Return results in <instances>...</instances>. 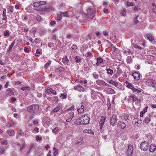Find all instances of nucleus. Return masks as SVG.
Masks as SVG:
<instances>
[{
    "mask_svg": "<svg viewBox=\"0 0 156 156\" xmlns=\"http://www.w3.org/2000/svg\"><path fill=\"white\" fill-rule=\"evenodd\" d=\"M39 108V105L35 104L31 105L27 108V110L30 114H34L36 112H37Z\"/></svg>",
    "mask_w": 156,
    "mask_h": 156,
    "instance_id": "nucleus-1",
    "label": "nucleus"
},
{
    "mask_svg": "<svg viewBox=\"0 0 156 156\" xmlns=\"http://www.w3.org/2000/svg\"><path fill=\"white\" fill-rule=\"evenodd\" d=\"M95 12L94 9H88V21H90L93 19L95 16Z\"/></svg>",
    "mask_w": 156,
    "mask_h": 156,
    "instance_id": "nucleus-2",
    "label": "nucleus"
},
{
    "mask_svg": "<svg viewBox=\"0 0 156 156\" xmlns=\"http://www.w3.org/2000/svg\"><path fill=\"white\" fill-rule=\"evenodd\" d=\"M148 146V144L146 141L142 142L140 145V148L142 150L144 151H146L147 150Z\"/></svg>",
    "mask_w": 156,
    "mask_h": 156,
    "instance_id": "nucleus-3",
    "label": "nucleus"
},
{
    "mask_svg": "<svg viewBox=\"0 0 156 156\" xmlns=\"http://www.w3.org/2000/svg\"><path fill=\"white\" fill-rule=\"evenodd\" d=\"M117 121V118L115 115H113L110 118V122L111 125L112 126H115Z\"/></svg>",
    "mask_w": 156,
    "mask_h": 156,
    "instance_id": "nucleus-4",
    "label": "nucleus"
},
{
    "mask_svg": "<svg viewBox=\"0 0 156 156\" xmlns=\"http://www.w3.org/2000/svg\"><path fill=\"white\" fill-rule=\"evenodd\" d=\"M106 118V116H102L100 119L99 123V126L100 127V130H101Z\"/></svg>",
    "mask_w": 156,
    "mask_h": 156,
    "instance_id": "nucleus-5",
    "label": "nucleus"
},
{
    "mask_svg": "<svg viewBox=\"0 0 156 156\" xmlns=\"http://www.w3.org/2000/svg\"><path fill=\"white\" fill-rule=\"evenodd\" d=\"M133 147L132 145H129L127 147V151L126 153L127 155H131L133 151Z\"/></svg>",
    "mask_w": 156,
    "mask_h": 156,
    "instance_id": "nucleus-6",
    "label": "nucleus"
},
{
    "mask_svg": "<svg viewBox=\"0 0 156 156\" xmlns=\"http://www.w3.org/2000/svg\"><path fill=\"white\" fill-rule=\"evenodd\" d=\"M146 85L151 87H155L154 83L152 79H150L145 81Z\"/></svg>",
    "mask_w": 156,
    "mask_h": 156,
    "instance_id": "nucleus-7",
    "label": "nucleus"
},
{
    "mask_svg": "<svg viewBox=\"0 0 156 156\" xmlns=\"http://www.w3.org/2000/svg\"><path fill=\"white\" fill-rule=\"evenodd\" d=\"M82 122L81 124H88V116L87 114L84 115L82 117H81Z\"/></svg>",
    "mask_w": 156,
    "mask_h": 156,
    "instance_id": "nucleus-8",
    "label": "nucleus"
},
{
    "mask_svg": "<svg viewBox=\"0 0 156 156\" xmlns=\"http://www.w3.org/2000/svg\"><path fill=\"white\" fill-rule=\"evenodd\" d=\"M132 76L135 80H138L140 78V74L139 73L136 72L133 73Z\"/></svg>",
    "mask_w": 156,
    "mask_h": 156,
    "instance_id": "nucleus-9",
    "label": "nucleus"
},
{
    "mask_svg": "<svg viewBox=\"0 0 156 156\" xmlns=\"http://www.w3.org/2000/svg\"><path fill=\"white\" fill-rule=\"evenodd\" d=\"M14 89L13 88H9L6 90V94L9 96H11L14 95Z\"/></svg>",
    "mask_w": 156,
    "mask_h": 156,
    "instance_id": "nucleus-10",
    "label": "nucleus"
},
{
    "mask_svg": "<svg viewBox=\"0 0 156 156\" xmlns=\"http://www.w3.org/2000/svg\"><path fill=\"white\" fill-rule=\"evenodd\" d=\"M96 83L99 85H102L104 84H105L106 86H107L108 84L105 82L103 80H97L96 81Z\"/></svg>",
    "mask_w": 156,
    "mask_h": 156,
    "instance_id": "nucleus-11",
    "label": "nucleus"
},
{
    "mask_svg": "<svg viewBox=\"0 0 156 156\" xmlns=\"http://www.w3.org/2000/svg\"><path fill=\"white\" fill-rule=\"evenodd\" d=\"M151 115L149 114L148 116L146 117L144 120V122L146 123H148L151 120Z\"/></svg>",
    "mask_w": 156,
    "mask_h": 156,
    "instance_id": "nucleus-12",
    "label": "nucleus"
},
{
    "mask_svg": "<svg viewBox=\"0 0 156 156\" xmlns=\"http://www.w3.org/2000/svg\"><path fill=\"white\" fill-rule=\"evenodd\" d=\"M69 62V60L66 55L64 56L62 58V62L66 65H68Z\"/></svg>",
    "mask_w": 156,
    "mask_h": 156,
    "instance_id": "nucleus-13",
    "label": "nucleus"
},
{
    "mask_svg": "<svg viewBox=\"0 0 156 156\" xmlns=\"http://www.w3.org/2000/svg\"><path fill=\"white\" fill-rule=\"evenodd\" d=\"M106 93L108 94H112L115 93V90L112 89L108 88L106 90Z\"/></svg>",
    "mask_w": 156,
    "mask_h": 156,
    "instance_id": "nucleus-14",
    "label": "nucleus"
},
{
    "mask_svg": "<svg viewBox=\"0 0 156 156\" xmlns=\"http://www.w3.org/2000/svg\"><path fill=\"white\" fill-rule=\"evenodd\" d=\"M118 126L121 129H124L126 127V125L124 122H120L118 123Z\"/></svg>",
    "mask_w": 156,
    "mask_h": 156,
    "instance_id": "nucleus-15",
    "label": "nucleus"
},
{
    "mask_svg": "<svg viewBox=\"0 0 156 156\" xmlns=\"http://www.w3.org/2000/svg\"><path fill=\"white\" fill-rule=\"evenodd\" d=\"M74 89L75 90H77L79 91H81L83 90V88L80 85H78L74 87Z\"/></svg>",
    "mask_w": 156,
    "mask_h": 156,
    "instance_id": "nucleus-16",
    "label": "nucleus"
},
{
    "mask_svg": "<svg viewBox=\"0 0 156 156\" xmlns=\"http://www.w3.org/2000/svg\"><path fill=\"white\" fill-rule=\"evenodd\" d=\"M97 63L96 65L97 66H99V64L103 62V59L102 58L98 57L96 59Z\"/></svg>",
    "mask_w": 156,
    "mask_h": 156,
    "instance_id": "nucleus-17",
    "label": "nucleus"
},
{
    "mask_svg": "<svg viewBox=\"0 0 156 156\" xmlns=\"http://www.w3.org/2000/svg\"><path fill=\"white\" fill-rule=\"evenodd\" d=\"M156 146L154 145H151L149 148V151L151 152H154L156 150Z\"/></svg>",
    "mask_w": 156,
    "mask_h": 156,
    "instance_id": "nucleus-18",
    "label": "nucleus"
},
{
    "mask_svg": "<svg viewBox=\"0 0 156 156\" xmlns=\"http://www.w3.org/2000/svg\"><path fill=\"white\" fill-rule=\"evenodd\" d=\"M81 117H80L79 119H76V120L74 122V123L77 125H80L81 124L82 122V121H81Z\"/></svg>",
    "mask_w": 156,
    "mask_h": 156,
    "instance_id": "nucleus-19",
    "label": "nucleus"
},
{
    "mask_svg": "<svg viewBox=\"0 0 156 156\" xmlns=\"http://www.w3.org/2000/svg\"><path fill=\"white\" fill-rule=\"evenodd\" d=\"M62 107L59 105L55 107L53 110L52 112L53 113H55L58 111Z\"/></svg>",
    "mask_w": 156,
    "mask_h": 156,
    "instance_id": "nucleus-20",
    "label": "nucleus"
},
{
    "mask_svg": "<svg viewBox=\"0 0 156 156\" xmlns=\"http://www.w3.org/2000/svg\"><path fill=\"white\" fill-rule=\"evenodd\" d=\"M108 83L110 84H112L115 87H116L118 85V83L117 82L113 81L112 80H109Z\"/></svg>",
    "mask_w": 156,
    "mask_h": 156,
    "instance_id": "nucleus-21",
    "label": "nucleus"
},
{
    "mask_svg": "<svg viewBox=\"0 0 156 156\" xmlns=\"http://www.w3.org/2000/svg\"><path fill=\"white\" fill-rule=\"evenodd\" d=\"M8 133L10 136H14L15 134L14 131L12 129H10L7 131Z\"/></svg>",
    "mask_w": 156,
    "mask_h": 156,
    "instance_id": "nucleus-22",
    "label": "nucleus"
},
{
    "mask_svg": "<svg viewBox=\"0 0 156 156\" xmlns=\"http://www.w3.org/2000/svg\"><path fill=\"white\" fill-rule=\"evenodd\" d=\"M147 39L150 41H152L154 40V38L153 37L152 34H148L147 36Z\"/></svg>",
    "mask_w": 156,
    "mask_h": 156,
    "instance_id": "nucleus-23",
    "label": "nucleus"
},
{
    "mask_svg": "<svg viewBox=\"0 0 156 156\" xmlns=\"http://www.w3.org/2000/svg\"><path fill=\"white\" fill-rule=\"evenodd\" d=\"M126 83L127 84L126 87L129 89H132L134 87L132 83H129L128 81H126Z\"/></svg>",
    "mask_w": 156,
    "mask_h": 156,
    "instance_id": "nucleus-24",
    "label": "nucleus"
},
{
    "mask_svg": "<svg viewBox=\"0 0 156 156\" xmlns=\"http://www.w3.org/2000/svg\"><path fill=\"white\" fill-rule=\"evenodd\" d=\"M84 106L82 105L80 108L77 109V111L79 113H82L84 111Z\"/></svg>",
    "mask_w": 156,
    "mask_h": 156,
    "instance_id": "nucleus-25",
    "label": "nucleus"
},
{
    "mask_svg": "<svg viewBox=\"0 0 156 156\" xmlns=\"http://www.w3.org/2000/svg\"><path fill=\"white\" fill-rule=\"evenodd\" d=\"M148 108V107H146L144 108L143 111L140 112V117H142L143 116V114H144L147 111Z\"/></svg>",
    "mask_w": 156,
    "mask_h": 156,
    "instance_id": "nucleus-26",
    "label": "nucleus"
},
{
    "mask_svg": "<svg viewBox=\"0 0 156 156\" xmlns=\"http://www.w3.org/2000/svg\"><path fill=\"white\" fill-rule=\"evenodd\" d=\"M83 140L82 138H81L76 141V144L79 145H81L83 143Z\"/></svg>",
    "mask_w": 156,
    "mask_h": 156,
    "instance_id": "nucleus-27",
    "label": "nucleus"
},
{
    "mask_svg": "<svg viewBox=\"0 0 156 156\" xmlns=\"http://www.w3.org/2000/svg\"><path fill=\"white\" fill-rule=\"evenodd\" d=\"M21 90L23 91H29L30 90V88L29 87H24L21 88Z\"/></svg>",
    "mask_w": 156,
    "mask_h": 156,
    "instance_id": "nucleus-28",
    "label": "nucleus"
},
{
    "mask_svg": "<svg viewBox=\"0 0 156 156\" xmlns=\"http://www.w3.org/2000/svg\"><path fill=\"white\" fill-rule=\"evenodd\" d=\"M14 124L13 122L12 121H10L7 123L6 124V126L9 127L12 126Z\"/></svg>",
    "mask_w": 156,
    "mask_h": 156,
    "instance_id": "nucleus-29",
    "label": "nucleus"
},
{
    "mask_svg": "<svg viewBox=\"0 0 156 156\" xmlns=\"http://www.w3.org/2000/svg\"><path fill=\"white\" fill-rule=\"evenodd\" d=\"M75 62L77 63L81 61L80 57L77 56L75 57Z\"/></svg>",
    "mask_w": 156,
    "mask_h": 156,
    "instance_id": "nucleus-30",
    "label": "nucleus"
},
{
    "mask_svg": "<svg viewBox=\"0 0 156 156\" xmlns=\"http://www.w3.org/2000/svg\"><path fill=\"white\" fill-rule=\"evenodd\" d=\"M15 44V42L14 41L11 44V45L9 46L8 49V52L12 50L13 47L14 46Z\"/></svg>",
    "mask_w": 156,
    "mask_h": 156,
    "instance_id": "nucleus-31",
    "label": "nucleus"
},
{
    "mask_svg": "<svg viewBox=\"0 0 156 156\" xmlns=\"http://www.w3.org/2000/svg\"><path fill=\"white\" fill-rule=\"evenodd\" d=\"M130 98L133 101V102L136 101H137V98L135 95H131L130 96Z\"/></svg>",
    "mask_w": 156,
    "mask_h": 156,
    "instance_id": "nucleus-32",
    "label": "nucleus"
},
{
    "mask_svg": "<svg viewBox=\"0 0 156 156\" xmlns=\"http://www.w3.org/2000/svg\"><path fill=\"white\" fill-rule=\"evenodd\" d=\"M4 37H9L10 36V33L9 31L5 30L3 34Z\"/></svg>",
    "mask_w": 156,
    "mask_h": 156,
    "instance_id": "nucleus-33",
    "label": "nucleus"
},
{
    "mask_svg": "<svg viewBox=\"0 0 156 156\" xmlns=\"http://www.w3.org/2000/svg\"><path fill=\"white\" fill-rule=\"evenodd\" d=\"M67 97V94H66L63 93L61 94L60 96V98L62 99H66Z\"/></svg>",
    "mask_w": 156,
    "mask_h": 156,
    "instance_id": "nucleus-34",
    "label": "nucleus"
},
{
    "mask_svg": "<svg viewBox=\"0 0 156 156\" xmlns=\"http://www.w3.org/2000/svg\"><path fill=\"white\" fill-rule=\"evenodd\" d=\"M34 19L40 22L41 20V17L39 15H37L35 17Z\"/></svg>",
    "mask_w": 156,
    "mask_h": 156,
    "instance_id": "nucleus-35",
    "label": "nucleus"
},
{
    "mask_svg": "<svg viewBox=\"0 0 156 156\" xmlns=\"http://www.w3.org/2000/svg\"><path fill=\"white\" fill-rule=\"evenodd\" d=\"M106 70L107 73L109 74L112 75L113 73V70L110 69L108 68Z\"/></svg>",
    "mask_w": 156,
    "mask_h": 156,
    "instance_id": "nucleus-36",
    "label": "nucleus"
},
{
    "mask_svg": "<svg viewBox=\"0 0 156 156\" xmlns=\"http://www.w3.org/2000/svg\"><path fill=\"white\" fill-rule=\"evenodd\" d=\"M128 118V116L127 115L125 114L122 117L121 119L122 120H126Z\"/></svg>",
    "mask_w": 156,
    "mask_h": 156,
    "instance_id": "nucleus-37",
    "label": "nucleus"
},
{
    "mask_svg": "<svg viewBox=\"0 0 156 156\" xmlns=\"http://www.w3.org/2000/svg\"><path fill=\"white\" fill-rule=\"evenodd\" d=\"M5 149L2 147H0V155H1L4 153Z\"/></svg>",
    "mask_w": 156,
    "mask_h": 156,
    "instance_id": "nucleus-38",
    "label": "nucleus"
},
{
    "mask_svg": "<svg viewBox=\"0 0 156 156\" xmlns=\"http://www.w3.org/2000/svg\"><path fill=\"white\" fill-rule=\"evenodd\" d=\"M61 14H63L64 16L68 17L69 16L68 15V12H61Z\"/></svg>",
    "mask_w": 156,
    "mask_h": 156,
    "instance_id": "nucleus-39",
    "label": "nucleus"
},
{
    "mask_svg": "<svg viewBox=\"0 0 156 156\" xmlns=\"http://www.w3.org/2000/svg\"><path fill=\"white\" fill-rule=\"evenodd\" d=\"M88 58L89 56H91V58H93V59L94 60H96V58H95L94 56V54L93 53H92L90 52H88Z\"/></svg>",
    "mask_w": 156,
    "mask_h": 156,
    "instance_id": "nucleus-40",
    "label": "nucleus"
},
{
    "mask_svg": "<svg viewBox=\"0 0 156 156\" xmlns=\"http://www.w3.org/2000/svg\"><path fill=\"white\" fill-rule=\"evenodd\" d=\"M39 4V3L38 2H36L33 3V6L35 7H38L40 6Z\"/></svg>",
    "mask_w": 156,
    "mask_h": 156,
    "instance_id": "nucleus-41",
    "label": "nucleus"
},
{
    "mask_svg": "<svg viewBox=\"0 0 156 156\" xmlns=\"http://www.w3.org/2000/svg\"><path fill=\"white\" fill-rule=\"evenodd\" d=\"M120 13L121 14V15L122 16H125L126 15V12L125 10L121 11Z\"/></svg>",
    "mask_w": 156,
    "mask_h": 156,
    "instance_id": "nucleus-42",
    "label": "nucleus"
},
{
    "mask_svg": "<svg viewBox=\"0 0 156 156\" xmlns=\"http://www.w3.org/2000/svg\"><path fill=\"white\" fill-rule=\"evenodd\" d=\"M62 14H61V13L60 12V14H58L57 15V20H60L62 19Z\"/></svg>",
    "mask_w": 156,
    "mask_h": 156,
    "instance_id": "nucleus-43",
    "label": "nucleus"
},
{
    "mask_svg": "<svg viewBox=\"0 0 156 156\" xmlns=\"http://www.w3.org/2000/svg\"><path fill=\"white\" fill-rule=\"evenodd\" d=\"M51 62H48V63H46L44 66V67L45 69L47 68L51 64Z\"/></svg>",
    "mask_w": 156,
    "mask_h": 156,
    "instance_id": "nucleus-44",
    "label": "nucleus"
},
{
    "mask_svg": "<svg viewBox=\"0 0 156 156\" xmlns=\"http://www.w3.org/2000/svg\"><path fill=\"white\" fill-rule=\"evenodd\" d=\"M53 150L54 151V152L53 153V154L54 155H56L57 153H58V150L55 147H54L53 148Z\"/></svg>",
    "mask_w": 156,
    "mask_h": 156,
    "instance_id": "nucleus-45",
    "label": "nucleus"
},
{
    "mask_svg": "<svg viewBox=\"0 0 156 156\" xmlns=\"http://www.w3.org/2000/svg\"><path fill=\"white\" fill-rule=\"evenodd\" d=\"M134 92H137L138 93H140L141 91L135 88L134 87L132 89Z\"/></svg>",
    "mask_w": 156,
    "mask_h": 156,
    "instance_id": "nucleus-46",
    "label": "nucleus"
},
{
    "mask_svg": "<svg viewBox=\"0 0 156 156\" xmlns=\"http://www.w3.org/2000/svg\"><path fill=\"white\" fill-rule=\"evenodd\" d=\"M58 127H56L52 130V132L53 133H55L58 130Z\"/></svg>",
    "mask_w": 156,
    "mask_h": 156,
    "instance_id": "nucleus-47",
    "label": "nucleus"
},
{
    "mask_svg": "<svg viewBox=\"0 0 156 156\" xmlns=\"http://www.w3.org/2000/svg\"><path fill=\"white\" fill-rule=\"evenodd\" d=\"M48 46L49 48H52L54 46V43L52 42H49L48 43Z\"/></svg>",
    "mask_w": 156,
    "mask_h": 156,
    "instance_id": "nucleus-48",
    "label": "nucleus"
},
{
    "mask_svg": "<svg viewBox=\"0 0 156 156\" xmlns=\"http://www.w3.org/2000/svg\"><path fill=\"white\" fill-rule=\"evenodd\" d=\"M126 5L127 6H133V3L130 2H126Z\"/></svg>",
    "mask_w": 156,
    "mask_h": 156,
    "instance_id": "nucleus-49",
    "label": "nucleus"
},
{
    "mask_svg": "<svg viewBox=\"0 0 156 156\" xmlns=\"http://www.w3.org/2000/svg\"><path fill=\"white\" fill-rule=\"evenodd\" d=\"M38 2L39 3V4L40 6L43 5H45L46 4V2L44 1Z\"/></svg>",
    "mask_w": 156,
    "mask_h": 156,
    "instance_id": "nucleus-50",
    "label": "nucleus"
},
{
    "mask_svg": "<svg viewBox=\"0 0 156 156\" xmlns=\"http://www.w3.org/2000/svg\"><path fill=\"white\" fill-rule=\"evenodd\" d=\"M74 113L73 112H72L70 113L69 114V118L72 119L74 117Z\"/></svg>",
    "mask_w": 156,
    "mask_h": 156,
    "instance_id": "nucleus-51",
    "label": "nucleus"
},
{
    "mask_svg": "<svg viewBox=\"0 0 156 156\" xmlns=\"http://www.w3.org/2000/svg\"><path fill=\"white\" fill-rule=\"evenodd\" d=\"M107 105L108 107V110H109L110 109L111 106L110 102L109 101H108Z\"/></svg>",
    "mask_w": 156,
    "mask_h": 156,
    "instance_id": "nucleus-52",
    "label": "nucleus"
},
{
    "mask_svg": "<svg viewBox=\"0 0 156 156\" xmlns=\"http://www.w3.org/2000/svg\"><path fill=\"white\" fill-rule=\"evenodd\" d=\"M1 144H2V145H7V140H5L2 141Z\"/></svg>",
    "mask_w": 156,
    "mask_h": 156,
    "instance_id": "nucleus-53",
    "label": "nucleus"
},
{
    "mask_svg": "<svg viewBox=\"0 0 156 156\" xmlns=\"http://www.w3.org/2000/svg\"><path fill=\"white\" fill-rule=\"evenodd\" d=\"M53 90L52 89H51L50 88L47 90V93H48V94L52 93V92Z\"/></svg>",
    "mask_w": 156,
    "mask_h": 156,
    "instance_id": "nucleus-54",
    "label": "nucleus"
},
{
    "mask_svg": "<svg viewBox=\"0 0 156 156\" xmlns=\"http://www.w3.org/2000/svg\"><path fill=\"white\" fill-rule=\"evenodd\" d=\"M93 76L94 77L95 79H97L98 77V74H96L95 73H94L93 74Z\"/></svg>",
    "mask_w": 156,
    "mask_h": 156,
    "instance_id": "nucleus-55",
    "label": "nucleus"
},
{
    "mask_svg": "<svg viewBox=\"0 0 156 156\" xmlns=\"http://www.w3.org/2000/svg\"><path fill=\"white\" fill-rule=\"evenodd\" d=\"M134 47L136 48H137L139 49H141L142 48L140 46L137 44H135L134 45Z\"/></svg>",
    "mask_w": 156,
    "mask_h": 156,
    "instance_id": "nucleus-56",
    "label": "nucleus"
},
{
    "mask_svg": "<svg viewBox=\"0 0 156 156\" xmlns=\"http://www.w3.org/2000/svg\"><path fill=\"white\" fill-rule=\"evenodd\" d=\"M6 16L5 14V9L4 8L2 9V16Z\"/></svg>",
    "mask_w": 156,
    "mask_h": 156,
    "instance_id": "nucleus-57",
    "label": "nucleus"
},
{
    "mask_svg": "<svg viewBox=\"0 0 156 156\" xmlns=\"http://www.w3.org/2000/svg\"><path fill=\"white\" fill-rule=\"evenodd\" d=\"M53 100L55 103H57L58 102V98L57 97H54V99H53Z\"/></svg>",
    "mask_w": 156,
    "mask_h": 156,
    "instance_id": "nucleus-58",
    "label": "nucleus"
},
{
    "mask_svg": "<svg viewBox=\"0 0 156 156\" xmlns=\"http://www.w3.org/2000/svg\"><path fill=\"white\" fill-rule=\"evenodd\" d=\"M138 16H136L134 18V22L136 23H138V21L137 20Z\"/></svg>",
    "mask_w": 156,
    "mask_h": 156,
    "instance_id": "nucleus-59",
    "label": "nucleus"
},
{
    "mask_svg": "<svg viewBox=\"0 0 156 156\" xmlns=\"http://www.w3.org/2000/svg\"><path fill=\"white\" fill-rule=\"evenodd\" d=\"M39 39L36 38L34 40V42L35 43L38 44L39 43Z\"/></svg>",
    "mask_w": 156,
    "mask_h": 156,
    "instance_id": "nucleus-60",
    "label": "nucleus"
},
{
    "mask_svg": "<svg viewBox=\"0 0 156 156\" xmlns=\"http://www.w3.org/2000/svg\"><path fill=\"white\" fill-rule=\"evenodd\" d=\"M103 35L105 36H107L108 35V32L106 31H104L103 32Z\"/></svg>",
    "mask_w": 156,
    "mask_h": 156,
    "instance_id": "nucleus-61",
    "label": "nucleus"
},
{
    "mask_svg": "<svg viewBox=\"0 0 156 156\" xmlns=\"http://www.w3.org/2000/svg\"><path fill=\"white\" fill-rule=\"evenodd\" d=\"M66 38L70 39L71 38V35L70 34H68L66 36Z\"/></svg>",
    "mask_w": 156,
    "mask_h": 156,
    "instance_id": "nucleus-62",
    "label": "nucleus"
},
{
    "mask_svg": "<svg viewBox=\"0 0 156 156\" xmlns=\"http://www.w3.org/2000/svg\"><path fill=\"white\" fill-rule=\"evenodd\" d=\"M33 122L34 124L35 125H36L38 123V122L37 120H33Z\"/></svg>",
    "mask_w": 156,
    "mask_h": 156,
    "instance_id": "nucleus-63",
    "label": "nucleus"
},
{
    "mask_svg": "<svg viewBox=\"0 0 156 156\" xmlns=\"http://www.w3.org/2000/svg\"><path fill=\"white\" fill-rule=\"evenodd\" d=\"M34 131L36 132L37 133L39 132V129L37 127H35L34 129Z\"/></svg>",
    "mask_w": 156,
    "mask_h": 156,
    "instance_id": "nucleus-64",
    "label": "nucleus"
}]
</instances>
